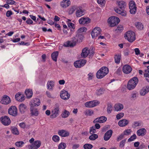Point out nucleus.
Masks as SVG:
<instances>
[{"instance_id":"obj_1","label":"nucleus","mask_w":149,"mask_h":149,"mask_svg":"<svg viewBox=\"0 0 149 149\" xmlns=\"http://www.w3.org/2000/svg\"><path fill=\"white\" fill-rule=\"evenodd\" d=\"M83 38V36L81 34H78L73 37L72 38L71 41L67 42L64 45L67 47H73L75 46L76 43L78 42H80L82 41Z\"/></svg>"},{"instance_id":"obj_2","label":"nucleus","mask_w":149,"mask_h":149,"mask_svg":"<svg viewBox=\"0 0 149 149\" xmlns=\"http://www.w3.org/2000/svg\"><path fill=\"white\" fill-rule=\"evenodd\" d=\"M139 80L137 77H134L130 79L128 82L127 88L129 90L134 89L138 83Z\"/></svg>"},{"instance_id":"obj_3","label":"nucleus","mask_w":149,"mask_h":149,"mask_svg":"<svg viewBox=\"0 0 149 149\" xmlns=\"http://www.w3.org/2000/svg\"><path fill=\"white\" fill-rule=\"evenodd\" d=\"M108 68L106 67L101 68L97 72L96 74L97 77L98 79H101L107 75L109 72Z\"/></svg>"},{"instance_id":"obj_4","label":"nucleus","mask_w":149,"mask_h":149,"mask_svg":"<svg viewBox=\"0 0 149 149\" xmlns=\"http://www.w3.org/2000/svg\"><path fill=\"white\" fill-rule=\"evenodd\" d=\"M124 37L125 39L130 42H132L135 40V34L131 31L127 32L125 34Z\"/></svg>"},{"instance_id":"obj_5","label":"nucleus","mask_w":149,"mask_h":149,"mask_svg":"<svg viewBox=\"0 0 149 149\" xmlns=\"http://www.w3.org/2000/svg\"><path fill=\"white\" fill-rule=\"evenodd\" d=\"M120 21L119 18L115 16L110 17L107 20L108 23L111 27L117 25Z\"/></svg>"},{"instance_id":"obj_6","label":"nucleus","mask_w":149,"mask_h":149,"mask_svg":"<svg viewBox=\"0 0 149 149\" xmlns=\"http://www.w3.org/2000/svg\"><path fill=\"white\" fill-rule=\"evenodd\" d=\"M59 105L58 103L55 104V107L52 111L51 117L54 118L57 117L59 115Z\"/></svg>"},{"instance_id":"obj_7","label":"nucleus","mask_w":149,"mask_h":149,"mask_svg":"<svg viewBox=\"0 0 149 149\" xmlns=\"http://www.w3.org/2000/svg\"><path fill=\"white\" fill-rule=\"evenodd\" d=\"M129 7L130 12L131 14H134L136 13L137 7L135 2L133 1H130L129 3Z\"/></svg>"},{"instance_id":"obj_8","label":"nucleus","mask_w":149,"mask_h":149,"mask_svg":"<svg viewBox=\"0 0 149 149\" xmlns=\"http://www.w3.org/2000/svg\"><path fill=\"white\" fill-rule=\"evenodd\" d=\"M99 104V101L95 100L86 102L85 103L84 105L87 107L92 108L97 106Z\"/></svg>"},{"instance_id":"obj_9","label":"nucleus","mask_w":149,"mask_h":149,"mask_svg":"<svg viewBox=\"0 0 149 149\" xmlns=\"http://www.w3.org/2000/svg\"><path fill=\"white\" fill-rule=\"evenodd\" d=\"M0 120L2 123L5 126H8L11 123L10 119L6 116H4L1 117Z\"/></svg>"},{"instance_id":"obj_10","label":"nucleus","mask_w":149,"mask_h":149,"mask_svg":"<svg viewBox=\"0 0 149 149\" xmlns=\"http://www.w3.org/2000/svg\"><path fill=\"white\" fill-rule=\"evenodd\" d=\"M41 144L39 141H34L32 143L28 146L29 149H37L40 146Z\"/></svg>"},{"instance_id":"obj_11","label":"nucleus","mask_w":149,"mask_h":149,"mask_svg":"<svg viewBox=\"0 0 149 149\" xmlns=\"http://www.w3.org/2000/svg\"><path fill=\"white\" fill-rule=\"evenodd\" d=\"M86 60H80L75 62L74 63V66L76 68H80L84 66L86 63Z\"/></svg>"},{"instance_id":"obj_12","label":"nucleus","mask_w":149,"mask_h":149,"mask_svg":"<svg viewBox=\"0 0 149 149\" xmlns=\"http://www.w3.org/2000/svg\"><path fill=\"white\" fill-rule=\"evenodd\" d=\"M8 112L9 114L13 116H16L17 113V109L15 106H11L9 109Z\"/></svg>"},{"instance_id":"obj_13","label":"nucleus","mask_w":149,"mask_h":149,"mask_svg":"<svg viewBox=\"0 0 149 149\" xmlns=\"http://www.w3.org/2000/svg\"><path fill=\"white\" fill-rule=\"evenodd\" d=\"M101 31V30L99 27H95L91 33V35L93 38L96 37L100 34Z\"/></svg>"},{"instance_id":"obj_14","label":"nucleus","mask_w":149,"mask_h":149,"mask_svg":"<svg viewBox=\"0 0 149 149\" xmlns=\"http://www.w3.org/2000/svg\"><path fill=\"white\" fill-rule=\"evenodd\" d=\"M70 96V94L65 90H63L61 91L60 96L63 99H68L69 98Z\"/></svg>"},{"instance_id":"obj_15","label":"nucleus","mask_w":149,"mask_h":149,"mask_svg":"<svg viewBox=\"0 0 149 149\" xmlns=\"http://www.w3.org/2000/svg\"><path fill=\"white\" fill-rule=\"evenodd\" d=\"M91 19L88 17H83L81 18L79 20L80 24H87L90 23Z\"/></svg>"},{"instance_id":"obj_16","label":"nucleus","mask_w":149,"mask_h":149,"mask_svg":"<svg viewBox=\"0 0 149 149\" xmlns=\"http://www.w3.org/2000/svg\"><path fill=\"white\" fill-rule=\"evenodd\" d=\"M85 14L84 10L81 7H79L77 9L76 15L77 17H80Z\"/></svg>"},{"instance_id":"obj_17","label":"nucleus","mask_w":149,"mask_h":149,"mask_svg":"<svg viewBox=\"0 0 149 149\" xmlns=\"http://www.w3.org/2000/svg\"><path fill=\"white\" fill-rule=\"evenodd\" d=\"M90 53V50L88 48L86 47L83 49L81 54V56L82 58H85Z\"/></svg>"},{"instance_id":"obj_18","label":"nucleus","mask_w":149,"mask_h":149,"mask_svg":"<svg viewBox=\"0 0 149 149\" xmlns=\"http://www.w3.org/2000/svg\"><path fill=\"white\" fill-rule=\"evenodd\" d=\"M10 102V98L6 95H4L1 100L2 103L4 104H8Z\"/></svg>"},{"instance_id":"obj_19","label":"nucleus","mask_w":149,"mask_h":149,"mask_svg":"<svg viewBox=\"0 0 149 149\" xmlns=\"http://www.w3.org/2000/svg\"><path fill=\"white\" fill-rule=\"evenodd\" d=\"M15 97L16 100L19 102H22L25 99L24 95L19 93H17Z\"/></svg>"},{"instance_id":"obj_20","label":"nucleus","mask_w":149,"mask_h":149,"mask_svg":"<svg viewBox=\"0 0 149 149\" xmlns=\"http://www.w3.org/2000/svg\"><path fill=\"white\" fill-rule=\"evenodd\" d=\"M107 120V118L105 116H102L95 119L93 122L94 123H102L105 122Z\"/></svg>"},{"instance_id":"obj_21","label":"nucleus","mask_w":149,"mask_h":149,"mask_svg":"<svg viewBox=\"0 0 149 149\" xmlns=\"http://www.w3.org/2000/svg\"><path fill=\"white\" fill-rule=\"evenodd\" d=\"M58 134L60 136L63 137L68 136L69 135V133L68 132L63 130H58Z\"/></svg>"},{"instance_id":"obj_22","label":"nucleus","mask_w":149,"mask_h":149,"mask_svg":"<svg viewBox=\"0 0 149 149\" xmlns=\"http://www.w3.org/2000/svg\"><path fill=\"white\" fill-rule=\"evenodd\" d=\"M132 69L131 67L128 65H124L123 68V72L125 74H128L130 73L132 71Z\"/></svg>"},{"instance_id":"obj_23","label":"nucleus","mask_w":149,"mask_h":149,"mask_svg":"<svg viewBox=\"0 0 149 149\" xmlns=\"http://www.w3.org/2000/svg\"><path fill=\"white\" fill-rule=\"evenodd\" d=\"M113 132L111 130H109L107 131L104 136V139L105 141L108 140L111 137Z\"/></svg>"},{"instance_id":"obj_24","label":"nucleus","mask_w":149,"mask_h":149,"mask_svg":"<svg viewBox=\"0 0 149 149\" xmlns=\"http://www.w3.org/2000/svg\"><path fill=\"white\" fill-rule=\"evenodd\" d=\"M129 121L125 119L120 120L118 123V125L121 127H125L129 123Z\"/></svg>"},{"instance_id":"obj_25","label":"nucleus","mask_w":149,"mask_h":149,"mask_svg":"<svg viewBox=\"0 0 149 149\" xmlns=\"http://www.w3.org/2000/svg\"><path fill=\"white\" fill-rule=\"evenodd\" d=\"M149 92V86H147L142 88L140 91V95L141 96H144Z\"/></svg>"},{"instance_id":"obj_26","label":"nucleus","mask_w":149,"mask_h":149,"mask_svg":"<svg viewBox=\"0 0 149 149\" xmlns=\"http://www.w3.org/2000/svg\"><path fill=\"white\" fill-rule=\"evenodd\" d=\"M146 132L145 128H142L138 130L137 131L136 134L138 136H143L146 134Z\"/></svg>"},{"instance_id":"obj_27","label":"nucleus","mask_w":149,"mask_h":149,"mask_svg":"<svg viewBox=\"0 0 149 149\" xmlns=\"http://www.w3.org/2000/svg\"><path fill=\"white\" fill-rule=\"evenodd\" d=\"M62 8H66L70 4V1L69 0H63L60 3Z\"/></svg>"},{"instance_id":"obj_28","label":"nucleus","mask_w":149,"mask_h":149,"mask_svg":"<svg viewBox=\"0 0 149 149\" xmlns=\"http://www.w3.org/2000/svg\"><path fill=\"white\" fill-rule=\"evenodd\" d=\"M30 109L32 115L37 116L38 115V111L37 109L34 108V107H32L31 106Z\"/></svg>"},{"instance_id":"obj_29","label":"nucleus","mask_w":149,"mask_h":149,"mask_svg":"<svg viewBox=\"0 0 149 149\" xmlns=\"http://www.w3.org/2000/svg\"><path fill=\"white\" fill-rule=\"evenodd\" d=\"M117 4L119 8L123 10L126 6V3L124 1H117Z\"/></svg>"},{"instance_id":"obj_30","label":"nucleus","mask_w":149,"mask_h":149,"mask_svg":"<svg viewBox=\"0 0 149 149\" xmlns=\"http://www.w3.org/2000/svg\"><path fill=\"white\" fill-rule=\"evenodd\" d=\"M123 108V105L121 104H116L114 106L115 111H118L121 110Z\"/></svg>"},{"instance_id":"obj_31","label":"nucleus","mask_w":149,"mask_h":149,"mask_svg":"<svg viewBox=\"0 0 149 149\" xmlns=\"http://www.w3.org/2000/svg\"><path fill=\"white\" fill-rule=\"evenodd\" d=\"M54 81L52 80L48 81L47 84V89L49 90H52L54 86Z\"/></svg>"},{"instance_id":"obj_32","label":"nucleus","mask_w":149,"mask_h":149,"mask_svg":"<svg viewBox=\"0 0 149 149\" xmlns=\"http://www.w3.org/2000/svg\"><path fill=\"white\" fill-rule=\"evenodd\" d=\"M40 104V101L39 99L35 98L33 99V102L31 104V106L32 107L38 106Z\"/></svg>"},{"instance_id":"obj_33","label":"nucleus","mask_w":149,"mask_h":149,"mask_svg":"<svg viewBox=\"0 0 149 149\" xmlns=\"http://www.w3.org/2000/svg\"><path fill=\"white\" fill-rule=\"evenodd\" d=\"M58 55V51L54 52L52 53L51 54V57L52 59L55 62L56 61Z\"/></svg>"},{"instance_id":"obj_34","label":"nucleus","mask_w":149,"mask_h":149,"mask_svg":"<svg viewBox=\"0 0 149 149\" xmlns=\"http://www.w3.org/2000/svg\"><path fill=\"white\" fill-rule=\"evenodd\" d=\"M26 106L23 104H20L19 106V111L22 113H23L26 110Z\"/></svg>"},{"instance_id":"obj_35","label":"nucleus","mask_w":149,"mask_h":149,"mask_svg":"<svg viewBox=\"0 0 149 149\" xmlns=\"http://www.w3.org/2000/svg\"><path fill=\"white\" fill-rule=\"evenodd\" d=\"M25 93L28 98H30L32 96L33 92L32 90L30 89L26 90Z\"/></svg>"},{"instance_id":"obj_36","label":"nucleus","mask_w":149,"mask_h":149,"mask_svg":"<svg viewBox=\"0 0 149 149\" xmlns=\"http://www.w3.org/2000/svg\"><path fill=\"white\" fill-rule=\"evenodd\" d=\"M70 115L69 112L66 110H63L61 114V116L63 118H66L68 116Z\"/></svg>"},{"instance_id":"obj_37","label":"nucleus","mask_w":149,"mask_h":149,"mask_svg":"<svg viewBox=\"0 0 149 149\" xmlns=\"http://www.w3.org/2000/svg\"><path fill=\"white\" fill-rule=\"evenodd\" d=\"M141 125V123L140 121H136L132 123V127L134 128H136L137 127Z\"/></svg>"},{"instance_id":"obj_38","label":"nucleus","mask_w":149,"mask_h":149,"mask_svg":"<svg viewBox=\"0 0 149 149\" xmlns=\"http://www.w3.org/2000/svg\"><path fill=\"white\" fill-rule=\"evenodd\" d=\"M115 61L116 63L119 64L120 62L121 59V56L119 55H116L115 56Z\"/></svg>"},{"instance_id":"obj_39","label":"nucleus","mask_w":149,"mask_h":149,"mask_svg":"<svg viewBox=\"0 0 149 149\" xmlns=\"http://www.w3.org/2000/svg\"><path fill=\"white\" fill-rule=\"evenodd\" d=\"M135 26L139 30H142L143 29V26L142 24L140 22H136L135 24Z\"/></svg>"},{"instance_id":"obj_40","label":"nucleus","mask_w":149,"mask_h":149,"mask_svg":"<svg viewBox=\"0 0 149 149\" xmlns=\"http://www.w3.org/2000/svg\"><path fill=\"white\" fill-rule=\"evenodd\" d=\"M94 113V111L91 109L86 110L84 112L86 116H91Z\"/></svg>"},{"instance_id":"obj_41","label":"nucleus","mask_w":149,"mask_h":149,"mask_svg":"<svg viewBox=\"0 0 149 149\" xmlns=\"http://www.w3.org/2000/svg\"><path fill=\"white\" fill-rule=\"evenodd\" d=\"M89 137V139L91 140H94L98 137V135L96 134H92Z\"/></svg>"},{"instance_id":"obj_42","label":"nucleus","mask_w":149,"mask_h":149,"mask_svg":"<svg viewBox=\"0 0 149 149\" xmlns=\"http://www.w3.org/2000/svg\"><path fill=\"white\" fill-rule=\"evenodd\" d=\"M24 143V142L22 141H17L15 143V145L17 147L20 148L22 147Z\"/></svg>"},{"instance_id":"obj_43","label":"nucleus","mask_w":149,"mask_h":149,"mask_svg":"<svg viewBox=\"0 0 149 149\" xmlns=\"http://www.w3.org/2000/svg\"><path fill=\"white\" fill-rule=\"evenodd\" d=\"M68 26L70 29L71 31H74V24L71 22H68Z\"/></svg>"},{"instance_id":"obj_44","label":"nucleus","mask_w":149,"mask_h":149,"mask_svg":"<svg viewBox=\"0 0 149 149\" xmlns=\"http://www.w3.org/2000/svg\"><path fill=\"white\" fill-rule=\"evenodd\" d=\"M66 147V144L63 143H61L58 146V149H65Z\"/></svg>"},{"instance_id":"obj_45","label":"nucleus","mask_w":149,"mask_h":149,"mask_svg":"<svg viewBox=\"0 0 149 149\" xmlns=\"http://www.w3.org/2000/svg\"><path fill=\"white\" fill-rule=\"evenodd\" d=\"M90 50V53L89 54V58H92L93 56L94 55L95 52H94V49L92 47L91 48Z\"/></svg>"},{"instance_id":"obj_46","label":"nucleus","mask_w":149,"mask_h":149,"mask_svg":"<svg viewBox=\"0 0 149 149\" xmlns=\"http://www.w3.org/2000/svg\"><path fill=\"white\" fill-rule=\"evenodd\" d=\"M93 147L92 145L90 144H86L84 146V149H91Z\"/></svg>"},{"instance_id":"obj_47","label":"nucleus","mask_w":149,"mask_h":149,"mask_svg":"<svg viewBox=\"0 0 149 149\" xmlns=\"http://www.w3.org/2000/svg\"><path fill=\"white\" fill-rule=\"evenodd\" d=\"M52 140L55 142H58L60 140L59 137L56 135H54L52 138Z\"/></svg>"},{"instance_id":"obj_48","label":"nucleus","mask_w":149,"mask_h":149,"mask_svg":"<svg viewBox=\"0 0 149 149\" xmlns=\"http://www.w3.org/2000/svg\"><path fill=\"white\" fill-rule=\"evenodd\" d=\"M112 109L113 107L112 105L110 104H108L107 105V112L109 113H111L112 110Z\"/></svg>"},{"instance_id":"obj_49","label":"nucleus","mask_w":149,"mask_h":149,"mask_svg":"<svg viewBox=\"0 0 149 149\" xmlns=\"http://www.w3.org/2000/svg\"><path fill=\"white\" fill-rule=\"evenodd\" d=\"M76 9L75 6H72L71 8L69 9L68 10V13L69 14H72L74 11Z\"/></svg>"},{"instance_id":"obj_50","label":"nucleus","mask_w":149,"mask_h":149,"mask_svg":"<svg viewBox=\"0 0 149 149\" xmlns=\"http://www.w3.org/2000/svg\"><path fill=\"white\" fill-rule=\"evenodd\" d=\"M89 132L91 134H94L96 132V130L95 127L94 126L91 127L90 128Z\"/></svg>"},{"instance_id":"obj_51","label":"nucleus","mask_w":149,"mask_h":149,"mask_svg":"<svg viewBox=\"0 0 149 149\" xmlns=\"http://www.w3.org/2000/svg\"><path fill=\"white\" fill-rule=\"evenodd\" d=\"M124 116L123 113L121 112L117 115L116 118L117 119L119 120L122 118Z\"/></svg>"},{"instance_id":"obj_52","label":"nucleus","mask_w":149,"mask_h":149,"mask_svg":"<svg viewBox=\"0 0 149 149\" xmlns=\"http://www.w3.org/2000/svg\"><path fill=\"white\" fill-rule=\"evenodd\" d=\"M136 138V136L135 134H133L131 137L128 139V142L132 141Z\"/></svg>"},{"instance_id":"obj_53","label":"nucleus","mask_w":149,"mask_h":149,"mask_svg":"<svg viewBox=\"0 0 149 149\" xmlns=\"http://www.w3.org/2000/svg\"><path fill=\"white\" fill-rule=\"evenodd\" d=\"M87 30V29L85 27H82L79 28L78 30V33H81L83 32H86Z\"/></svg>"},{"instance_id":"obj_54","label":"nucleus","mask_w":149,"mask_h":149,"mask_svg":"<svg viewBox=\"0 0 149 149\" xmlns=\"http://www.w3.org/2000/svg\"><path fill=\"white\" fill-rule=\"evenodd\" d=\"M97 3L102 6H104L106 3V1L105 0H97Z\"/></svg>"},{"instance_id":"obj_55","label":"nucleus","mask_w":149,"mask_h":149,"mask_svg":"<svg viewBox=\"0 0 149 149\" xmlns=\"http://www.w3.org/2000/svg\"><path fill=\"white\" fill-rule=\"evenodd\" d=\"M131 132V130L130 129H127L125 130L124 132V135H129Z\"/></svg>"},{"instance_id":"obj_56","label":"nucleus","mask_w":149,"mask_h":149,"mask_svg":"<svg viewBox=\"0 0 149 149\" xmlns=\"http://www.w3.org/2000/svg\"><path fill=\"white\" fill-rule=\"evenodd\" d=\"M103 93L104 91L103 89H100L98 90H97L96 93L97 95H100L103 94Z\"/></svg>"},{"instance_id":"obj_57","label":"nucleus","mask_w":149,"mask_h":149,"mask_svg":"<svg viewBox=\"0 0 149 149\" xmlns=\"http://www.w3.org/2000/svg\"><path fill=\"white\" fill-rule=\"evenodd\" d=\"M123 29V26L121 25H118L116 29V30L119 31L121 32Z\"/></svg>"},{"instance_id":"obj_58","label":"nucleus","mask_w":149,"mask_h":149,"mask_svg":"<svg viewBox=\"0 0 149 149\" xmlns=\"http://www.w3.org/2000/svg\"><path fill=\"white\" fill-rule=\"evenodd\" d=\"M126 141V140L124 139L121 141L120 143V148H122L124 147Z\"/></svg>"},{"instance_id":"obj_59","label":"nucleus","mask_w":149,"mask_h":149,"mask_svg":"<svg viewBox=\"0 0 149 149\" xmlns=\"http://www.w3.org/2000/svg\"><path fill=\"white\" fill-rule=\"evenodd\" d=\"M7 3L8 4L13 5L14 4H15L16 2L13 0H8L7 1Z\"/></svg>"},{"instance_id":"obj_60","label":"nucleus","mask_w":149,"mask_h":149,"mask_svg":"<svg viewBox=\"0 0 149 149\" xmlns=\"http://www.w3.org/2000/svg\"><path fill=\"white\" fill-rule=\"evenodd\" d=\"M12 133L15 134H18L19 132L16 128H14L12 130Z\"/></svg>"},{"instance_id":"obj_61","label":"nucleus","mask_w":149,"mask_h":149,"mask_svg":"<svg viewBox=\"0 0 149 149\" xmlns=\"http://www.w3.org/2000/svg\"><path fill=\"white\" fill-rule=\"evenodd\" d=\"M12 14V12L10 10L8 11L6 13V16L7 17H9Z\"/></svg>"},{"instance_id":"obj_62","label":"nucleus","mask_w":149,"mask_h":149,"mask_svg":"<svg viewBox=\"0 0 149 149\" xmlns=\"http://www.w3.org/2000/svg\"><path fill=\"white\" fill-rule=\"evenodd\" d=\"M88 80H91L93 78V75L92 73H90L88 74Z\"/></svg>"},{"instance_id":"obj_63","label":"nucleus","mask_w":149,"mask_h":149,"mask_svg":"<svg viewBox=\"0 0 149 149\" xmlns=\"http://www.w3.org/2000/svg\"><path fill=\"white\" fill-rule=\"evenodd\" d=\"M79 146V144H74L73 145L72 148L73 149H77Z\"/></svg>"},{"instance_id":"obj_64","label":"nucleus","mask_w":149,"mask_h":149,"mask_svg":"<svg viewBox=\"0 0 149 149\" xmlns=\"http://www.w3.org/2000/svg\"><path fill=\"white\" fill-rule=\"evenodd\" d=\"M26 22L28 24H33V21L30 18H29L26 21Z\"/></svg>"}]
</instances>
